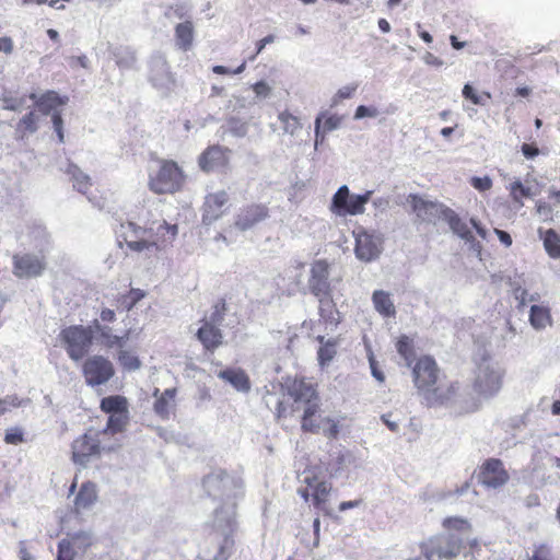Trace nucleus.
Here are the masks:
<instances>
[{
  "instance_id": "56",
  "label": "nucleus",
  "mask_w": 560,
  "mask_h": 560,
  "mask_svg": "<svg viewBox=\"0 0 560 560\" xmlns=\"http://www.w3.org/2000/svg\"><path fill=\"white\" fill-rule=\"evenodd\" d=\"M471 185L475 189L479 191H486L489 190L492 186V180L490 177H472L471 178Z\"/></svg>"
},
{
  "instance_id": "50",
  "label": "nucleus",
  "mask_w": 560,
  "mask_h": 560,
  "mask_svg": "<svg viewBox=\"0 0 560 560\" xmlns=\"http://www.w3.org/2000/svg\"><path fill=\"white\" fill-rule=\"evenodd\" d=\"M226 128L231 135L237 138L245 137L248 131L247 122L242 121L241 119L235 117H232L228 120Z\"/></svg>"
},
{
  "instance_id": "22",
  "label": "nucleus",
  "mask_w": 560,
  "mask_h": 560,
  "mask_svg": "<svg viewBox=\"0 0 560 560\" xmlns=\"http://www.w3.org/2000/svg\"><path fill=\"white\" fill-rule=\"evenodd\" d=\"M97 501V489L96 485L86 481L83 482L79 489V492L74 499V512L77 514L82 513L83 511L90 510L95 502Z\"/></svg>"
},
{
  "instance_id": "49",
  "label": "nucleus",
  "mask_w": 560,
  "mask_h": 560,
  "mask_svg": "<svg viewBox=\"0 0 560 560\" xmlns=\"http://www.w3.org/2000/svg\"><path fill=\"white\" fill-rule=\"evenodd\" d=\"M30 402V399H20L15 395H9L0 398V416L4 415L11 408L22 407Z\"/></svg>"
},
{
  "instance_id": "37",
  "label": "nucleus",
  "mask_w": 560,
  "mask_h": 560,
  "mask_svg": "<svg viewBox=\"0 0 560 560\" xmlns=\"http://www.w3.org/2000/svg\"><path fill=\"white\" fill-rule=\"evenodd\" d=\"M510 287L512 293L516 301H518V307H524L527 305V295L528 290L525 288L526 279L524 276H515L514 278H510Z\"/></svg>"
},
{
  "instance_id": "30",
  "label": "nucleus",
  "mask_w": 560,
  "mask_h": 560,
  "mask_svg": "<svg viewBox=\"0 0 560 560\" xmlns=\"http://www.w3.org/2000/svg\"><path fill=\"white\" fill-rule=\"evenodd\" d=\"M319 315L325 323L336 326L339 323V312L332 302V294L327 296H317Z\"/></svg>"
},
{
  "instance_id": "54",
  "label": "nucleus",
  "mask_w": 560,
  "mask_h": 560,
  "mask_svg": "<svg viewBox=\"0 0 560 560\" xmlns=\"http://www.w3.org/2000/svg\"><path fill=\"white\" fill-rule=\"evenodd\" d=\"M24 441L23 431L20 428H11L5 431L4 442L8 444L16 445Z\"/></svg>"
},
{
  "instance_id": "17",
  "label": "nucleus",
  "mask_w": 560,
  "mask_h": 560,
  "mask_svg": "<svg viewBox=\"0 0 560 560\" xmlns=\"http://www.w3.org/2000/svg\"><path fill=\"white\" fill-rule=\"evenodd\" d=\"M149 232L150 230H148V228H142L131 221H128L120 224V228L117 231V237L119 244H121L122 240L131 250L143 252L148 250L147 235Z\"/></svg>"
},
{
  "instance_id": "62",
  "label": "nucleus",
  "mask_w": 560,
  "mask_h": 560,
  "mask_svg": "<svg viewBox=\"0 0 560 560\" xmlns=\"http://www.w3.org/2000/svg\"><path fill=\"white\" fill-rule=\"evenodd\" d=\"M522 186L523 184L521 180H515L510 185V191L513 200L520 202L521 206L523 205V202H521V196H518V191L522 188Z\"/></svg>"
},
{
  "instance_id": "5",
  "label": "nucleus",
  "mask_w": 560,
  "mask_h": 560,
  "mask_svg": "<svg viewBox=\"0 0 560 560\" xmlns=\"http://www.w3.org/2000/svg\"><path fill=\"white\" fill-rule=\"evenodd\" d=\"M503 374L504 371L498 362L483 357L476 370V390L485 397L494 396L502 387Z\"/></svg>"
},
{
  "instance_id": "45",
  "label": "nucleus",
  "mask_w": 560,
  "mask_h": 560,
  "mask_svg": "<svg viewBox=\"0 0 560 560\" xmlns=\"http://www.w3.org/2000/svg\"><path fill=\"white\" fill-rule=\"evenodd\" d=\"M278 118L281 121L282 129L285 133L293 136L299 129H301L299 118L293 116L289 112L280 113Z\"/></svg>"
},
{
  "instance_id": "33",
  "label": "nucleus",
  "mask_w": 560,
  "mask_h": 560,
  "mask_svg": "<svg viewBox=\"0 0 560 560\" xmlns=\"http://www.w3.org/2000/svg\"><path fill=\"white\" fill-rule=\"evenodd\" d=\"M35 100L36 94L32 93L27 95H15L13 93H4L1 97L2 108L12 112H22L26 107L27 100Z\"/></svg>"
},
{
  "instance_id": "32",
  "label": "nucleus",
  "mask_w": 560,
  "mask_h": 560,
  "mask_svg": "<svg viewBox=\"0 0 560 560\" xmlns=\"http://www.w3.org/2000/svg\"><path fill=\"white\" fill-rule=\"evenodd\" d=\"M372 301L375 310L383 315L384 317L395 316L396 310L393 301L387 292L383 290L374 291L372 295Z\"/></svg>"
},
{
  "instance_id": "10",
  "label": "nucleus",
  "mask_w": 560,
  "mask_h": 560,
  "mask_svg": "<svg viewBox=\"0 0 560 560\" xmlns=\"http://www.w3.org/2000/svg\"><path fill=\"white\" fill-rule=\"evenodd\" d=\"M353 234L355 238L354 253L359 260L370 262L378 258L383 248V238L380 233L359 228Z\"/></svg>"
},
{
  "instance_id": "58",
  "label": "nucleus",
  "mask_w": 560,
  "mask_h": 560,
  "mask_svg": "<svg viewBox=\"0 0 560 560\" xmlns=\"http://www.w3.org/2000/svg\"><path fill=\"white\" fill-rule=\"evenodd\" d=\"M246 68V62L244 61L241 66H238L235 70H231L224 66H214L212 67V71L217 74H240Z\"/></svg>"
},
{
  "instance_id": "7",
  "label": "nucleus",
  "mask_w": 560,
  "mask_h": 560,
  "mask_svg": "<svg viewBox=\"0 0 560 560\" xmlns=\"http://www.w3.org/2000/svg\"><path fill=\"white\" fill-rule=\"evenodd\" d=\"M372 194L369 190L363 195H351L348 186L342 185L332 196L329 210L339 217L362 214Z\"/></svg>"
},
{
  "instance_id": "28",
  "label": "nucleus",
  "mask_w": 560,
  "mask_h": 560,
  "mask_svg": "<svg viewBox=\"0 0 560 560\" xmlns=\"http://www.w3.org/2000/svg\"><path fill=\"white\" fill-rule=\"evenodd\" d=\"M194 40V25L191 21H185L183 23H178L175 26V44L176 46L187 51L190 49Z\"/></svg>"
},
{
  "instance_id": "51",
  "label": "nucleus",
  "mask_w": 560,
  "mask_h": 560,
  "mask_svg": "<svg viewBox=\"0 0 560 560\" xmlns=\"http://www.w3.org/2000/svg\"><path fill=\"white\" fill-rule=\"evenodd\" d=\"M358 89V84H349L340 88L331 100V106L337 105L341 100L351 98Z\"/></svg>"
},
{
  "instance_id": "31",
  "label": "nucleus",
  "mask_w": 560,
  "mask_h": 560,
  "mask_svg": "<svg viewBox=\"0 0 560 560\" xmlns=\"http://www.w3.org/2000/svg\"><path fill=\"white\" fill-rule=\"evenodd\" d=\"M529 323L536 330H542L552 324L550 310L541 305H533L529 313Z\"/></svg>"
},
{
  "instance_id": "41",
  "label": "nucleus",
  "mask_w": 560,
  "mask_h": 560,
  "mask_svg": "<svg viewBox=\"0 0 560 560\" xmlns=\"http://www.w3.org/2000/svg\"><path fill=\"white\" fill-rule=\"evenodd\" d=\"M127 421H128V411L109 415L107 425L102 431H105L106 435L108 433L115 434V433L121 432L124 430V428L126 427Z\"/></svg>"
},
{
  "instance_id": "48",
  "label": "nucleus",
  "mask_w": 560,
  "mask_h": 560,
  "mask_svg": "<svg viewBox=\"0 0 560 560\" xmlns=\"http://www.w3.org/2000/svg\"><path fill=\"white\" fill-rule=\"evenodd\" d=\"M225 315V303L220 302L213 305L212 312L209 317L202 319V324L219 327L224 320Z\"/></svg>"
},
{
  "instance_id": "39",
  "label": "nucleus",
  "mask_w": 560,
  "mask_h": 560,
  "mask_svg": "<svg viewBox=\"0 0 560 560\" xmlns=\"http://www.w3.org/2000/svg\"><path fill=\"white\" fill-rule=\"evenodd\" d=\"M144 296L145 292L143 290L131 289L128 293L117 298V307L124 311H130Z\"/></svg>"
},
{
  "instance_id": "14",
  "label": "nucleus",
  "mask_w": 560,
  "mask_h": 560,
  "mask_svg": "<svg viewBox=\"0 0 560 560\" xmlns=\"http://www.w3.org/2000/svg\"><path fill=\"white\" fill-rule=\"evenodd\" d=\"M406 201L417 219L425 223H434L439 219L444 220L445 211L448 209L442 203L425 199L416 194L408 195Z\"/></svg>"
},
{
  "instance_id": "9",
  "label": "nucleus",
  "mask_w": 560,
  "mask_h": 560,
  "mask_svg": "<svg viewBox=\"0 0 560 560\" xmlns=\"http://www.w3.org/2000/svg\"><path fill=\"white\" fill-rule=\"evenodd\" d=\"M60 336L66 345L67 353L74 361L81 360L89 352L92 345L91 331L83 326L65 328Z\"/></svg>"
},
{
  "instance_id": "61",
  "label": "nucleus",
  "mask_w": 560,
  "mask_h": 560,
  "mask_svg": "<svg viewBox=\"0 0 560 560\" xmlns=\"http://www.w3.org/2000/svg\"><path fill=\"white\" fill-rule=\"evenodd\" d=\"M522 153L526 159H534L539 154V149L533 144L524 143L522 145Z\"/></svg>"
},
{
  "instance_id": "57",
  "label": "nucleus",
  "mask_w": 560,
  "mask_h": 560,
  "mask_svg": "<svg viewBox=\"0 0 560 560\" xmlns=\"http://www.w3.org/2000/svg\"><path fill=\"white\" fill-rule=\"evenodd\" d=\"M463 95L465 98L470 100L476 105H483L482 96L477 94L474 88L469 84H465L463 89Z\"/></svg>"
},
{
  "instance_id": "12",
  "label": "nucleus",
  "mask_w": 560,
  "mask_h": 560,
  "mask_svg": "<svg viewBox=\"0 0 560 560\" xmlns=\"http://www.w3.org/2000/svg\"><path fill=\"white\" fill-rule=\"evenodd\" d=\"M68 96H59L55 91H47L38 98L36 97L35 104L40 113L44 115L51 114V120L54 129L58 136L59 142H63V128H62V118L59 112V107L63 106L68 102Z\"/></svg>"
},
{
  "instance_id": "60",
  "label": "nucleus",
  "mask_w": 560,
  "mask_h": 560,
  "mask_svg": "<svg viewBox=\"0 0 560 560\" xmlns=\"http://www.w3.org/2000/svg\"><path fill=\"white\" fill-rule=\"evenodd\" d=\"M340 124H341V118L334 115V116L328 117L325 120L324 129L326 131H331V130L339 128Z\"/></svg>"
},
{
  "instance_id": "6",
  "label": "nucleus",
  "mask_w": 560,
  "mask_h": 560,
  "mask_svg": "<svg viewBox=\"0 0 560 560\" xmlns=\"http://www.w3.org/2000/svg\"><path fill=\"white\" fill-rule=\"evenodd\" d=\"M105 431L90 429L72 443V459L75 464L85 466L92 458L100 456L106 450L104 445Z\"/></svg>"
},
{
  "instance_id": "26",
  "label": "nucleus",
  "mask_w": 560,
  "mask_h": 560,
  "mask_svg": "<svg viewBox=\"0 0 560 560\" xmlns=\"http://www.w3.org/2000/svg\"><path fill=\"white\" fill-rule=\"evenodd\" d=\"M218 377L231 384L236 390L247 393L250 389V381L242 369H225L218 373Z\"/></svg>"
},
{
  "instance_id": "36",
  "label": "nucleus",
  "mask_w": 560,
  "mask_h": 560,
  "mask_svg": "<svg viewBox=\"0 0 560 560\" xmlns=\"http://www.w3.org/2000/svg\"><path fill=\"white\" fill-rule=\"evenodd\" d=\"M67 173L73 180V187L81 194H86L88 188L91 186V179L89 175L84 174L77 165L69 164Z\"/></svg>"
},
{
  "instance_id": "47",
  "label": "nucleus",
  "mask_w": 560,
  "mask_h": 560,
  "mask_svg": "<svg viewBox=\"0 0 560 560\" xmlns=\"http://www.w3.org/2000/svg\"><path fill=\"white\" fill-rule=\"evenodd\" d=\"M118 361L120 365L128 371H136L141 365L139 358L127 350H119Z\"/></svg>"
},
{
  "instance_id": "1",
  "label": "nucleus",
  "mask_w": 560,
  "mask_h": 560,
  "mask_svg": "<svg viewBox=\"0 0 560 560\" xmlns=\"http://www.w3.org/2000/svg\"><path fill=\"white\" fill-rule=\"evenodd\" d=\"M288 396L292 400L291 411L303 410L302 429L308 432H323L328 438H337L339 425L330 418L317 416L319 398L312 383L294 380L287 386Z\"/></svg>"
},
{
  "instance_id": "15",
  "label": "nucleus",
  "mask_w": 560,
  "mask_h": 560,
  "mask_svg": "<svg viewBox=\"0 0 560 560\" xmlns=\"http://www.w3.org/2000/svg\"><path fill=\"white\" fill-rule=\"evenodd\" d=\"M114 373L113 363L102 355L89 358L83 365L85 382L92 387L107 383Z\"/></svg>"
},
{
  "instance_id": "59",
  "label": "nucleus",
  "mask_w": 560,
  "mask_h": 560,
  "mask_svg": "<svg viewBox=\"0 0 560 560\" xmlns=\"http://www.w3.org/2000/svg\"><path fill=\"white\" fill-rule=\"evenodd\" d=\"M370 368L372 375L380 382L383 383L385 381L384 373L378 369L376 360L373 358V355H370L369 358Z\"/></svg>"
},
{
  "instance_id": "19",
  "label": "nucleus",
  "mask_w": 560,
  "mask_h": 560,
  "mask_svg": "<svg viewBox=\"0 0 560 560\" xmlns=\"http://www.w3.org/2000/svg\"><path fill=\"white\" fill-rule=\"evenodd\" d=\"M228 208L229 196L224 190L207 195L202 208L203 224H212L223 215Z\"/></svg>"
},
{
  "instance_id": "43",
  "label": "nucleus",
  "mask_w": 560,
  "mask_h": 560,
  "mask_svg": "<svg viewBox=\"0 0 560 560\" xmlns=\"http://www.w3.org/2000/svg\"><path fill=\"white\" fill-rule=\"evenodd\" d=\"M305 481L308 487L313 490V497L316 504L325 501L326 497L331 490L330 483L327 481H316L312 482L308 477H305Z\"/></svg>"
},
{
  "instance_id": "44",
  "label": "nucleus",
  "mask_w": 560,
  "mask_h": 560,
  "mask_svg": "<svg viewBox=\"0 0 560 560\" xmlns=\"http://www.w3.org/2000/svg\"><path fill=\"white\" fill-rule=\"evenodd\" d=\"M397 351L405 360L407 366H410L415 357L412 340L407 336H401L396 345Z\"/></svg>"
},
{
  "instance_id": "35",
  "label": "nucleus",
  "mask_w": 560,
  "mask_h": 560,
  "mask_svg": "<svg viewBox=\"0 0 560 560\" xmlns=\"http://www.w3.org/2000/svg\"><path fill=\"white\" fill-rule=\"evenodd\" d=\"M28 236L31 238V244L39 250H44L49 244V233L42 224L34 223L31 225Z\"/></svg>"
},
{
  "instance_id": "29",
  "label": "nucleus",
  "mask_w": 560,
  "mask_h": 560,
  "mask_svg": "<svg viewBox=\"0 0 560 560\" xmlns=\"http://www.w3.org/2000/svg\"><path fill=\"white\" fill-rule=\"evenodd\" d=\"M175 388L165 389L162 395L154 402V411L161 418L166 419L170 417L171 411L175 406Z\"/></svg>"
},
{
  "instance_id": "13",
  "label": "nucleus",
  "mask_w": 560,
  "mask_h": 560,
  "mask_svg": "<svg viewBox=\"0 0 560 560\" xmlns=\"http://www.w3.org/2000/svg\"><path fill=\"white\" fill-rule=\"evenodd\" d=\"M148 79L162 94H167L173 89L175 80L170 71L166 58L162 54L151 56Z\"/></svg>"
},
{
  "instance_id": "40",
  "label": "nucleus",
  "mask_w": 560,
  "mask_h": 560,
  "mask_svg": "<svg viewBox=\"0 0 560 560\" xmlns=\"http://www.w3.org/2000/svg\"><path fill=\"white\" fill-rule=\"evenodd\" d=\"M542 238L547 253L553 258L560 257V235L550 229L544 233Z\"/></svg>"
},
{
  "instance_id": "18",
  "label": "nucleus",
  "mask_w": 560,
  "mask_h": 560,
  "mask_svg": "<svg viewBox=\"0 0 560 560\" xmlns=\"http://www.w3.org/2000/svg\"><path fill=\"white\" fill-rule=\"evenodd\" d=\"M12 262V272L18 278H36L45 270L44 260L33 254H15Z\"/></svg>"
},
{
  "instance_id": "52",
  "label": "nucleus",
  "mask_w": 560,
  "mask_h": 560,
  "mask_svg": "<svg viewBox=\"0 0 560 560\" xmlns=\"http://www.w3.org/2000/svg\"><path fill=\"white\" fill-rule=\"evenodd\" d=\"M98 337L100 342L106 348H115V343L119 341L118 336L113 335L112 328L109 326L104 327Z\"/></svg>"
},
{
  "instance_id": "24",
  "label": "nucleus",
  "mask_w": 560,
  "mask_h": 560,
  "mask_svg": "<svg viewBox=\"0 0 560 560\" xmlns=\"http://www.w3.org/2000/svg\"><path fill=\"white\" fill-rule=\"evenodd\" d=\"M109 52L120 70H130L137 65V52L130 46H109Z\"/></svg>"
},
{
  "instance_id": "53",
  "label": "nucleus",
  "mask_w": 560,
  "mask_h": 560,
  "mask_svg": "<svg viewBox=\"0 0 560 560\" xmlns=\"http://www.w3.org/2000/svg\"><path fill=\"white\" fill-rule=\"evenodd\" d=\"M380 115V110L375 106H365L360 105L357 107L353 118L355 120L369 117V118H375Z\"/></svg>"
},
{
  "instance_id": "63",
  "label": "nucleus",
  "mask_w": 560,
  "mask_h": 560,
  "mask_svg": "<svg viewBox=\"0 0 560 560\" xmlns=\"http://www.w3.org/2000/svg\"><path fill=\"white\" fill-rule=\"evenodd\" d=\"M13 50V42L11 37L4 36L0 37V51L4 54H11Z\"/></svg>"
},
{
  "instance_id": "23",
  "label": "nucleus",
  "mask_w": 560,
  "mask_h": 560,
  "mask_svg": "<svg viewBox=\"0 0 560 560\" xmlns=\"http://www.w3.org/2000/svg\"><path fill=\"white\" fill-rule=\"evenodd\" d=\"M225 150L219 145L207 149L199 158L201 170L209 172L223 166L226 163Z\"/></svg>"
},
{
  "instance_id": "27",
  "label": "nucleus",
  "mask_w": 560,
  "mask_h": 560,
  "mask_svg": "<svg viewBox=\"0 0 560 560\" xmlns=\"http://www.w3.org/2000/svg\"><path fill=\"white\" fill-rule=\"evenodd\" d=\"M444 220L448 223L451 230L462 240H465L468 243H472L475 241L472 232L468 228L467 223H465L454 210L448 208L447 211H445Z\"/></svg>"
},
{
  "instance_id": "42",
  "label": "nucleus",
  "mask_w": 560,
  "mask_h": 560,
  "mask_svg": "<svg viewBox=\"0 0 560 560\" xmlns=\"http://www.w3.org/2000/svg\"><path fill=\"white\" fill-rule=\"evenodd\" d=\"M322 346L318 350V361L322 366L328 364L336 354V341L327 340L324 342V337H318Z\"/></svg>"
},
{
  "instance_id": "25",
  "label": "nucleus",
  "mask_w": 560,
  "mask_h": 560,
  "mask_svg": "<svg viewBox=\"0 0 560 560\" xmlns=\"http://www.w3.org/2000/svg\"><path fill=\"white\" fill-rule=\"evenodd\" d=\"M196 336L208 351H214L222 345L223 335L219 327L202 324Z\"/></svg>"
},
{
  "instance_id": "2",
  "label": "nucleus",
  "mask_w": 560,
  "mask_h": 560,
  "mask_svg": "<svg viewBox=\"0 0 560 560\" xmlns=\"http://www.w3.org/2000/svg\"><path fill=\"white\" fill-rule=\"evenodd\" d=\"M443 526L447 530L446 534L434 536L420 546L421 553L427 560H453L459 555L465 542L471 548L478 547L476 538L469 539L471 526L466 518L446 517Z\"/></svg>"
},
{
  "instance_id": "21",
  "label": "nucleus",
  "mask_w": 560,
  "mask_h": 560,
  "mask_svg": "<svg viewBox=\"0 0 560 560\" xmlns=\"http://www.w3.org/2000/svg\"><path fill=\"white\" fill-rule=\"evenodd\" d=\"M268 217V208L262 205H250L242 208L235 219V226L242 231L252 229Z\"/></svg>"
},
{
  "instance_id": "20",
  "label": "nucleus",
  "mask_w": 560,
  "mask_h": 560,
  "mask_svg": "<svg viewBox=\"0 0 560 560\" xmlns=\"http://www.w3.org/2000/svg\"><path fill=\"white\" fill-rule=\"evenodd\" d=\"M479 478L483 486L497 489L508 482L509 474L500 459L491 458L483 464Z\"/></svg>"
},
{
  "instance_id": "11",
  "label": "nucleus",
  "mask_w": 560,
  "mask_h": 560,
  "mask_svg": "<svg viewBox=\"0 0 560 560\" xmlns=\"http://www.w3.org/2000/svg\"><path fill=\"white\" fill-rule=\"evenodd\" d=\"M183 183V174L174 162H164L155 176H151L149 185L156 194L174 192Z\"/></svg>"
},
{
  "instance_id": "64",
  "label": "nucleus",
  "mask_w": 560,
  "mask_h": 560,
  "mask_svg": "<svg viewBox=\"0 0 560 560\" xmlns=\"http://www.w3.org/2000/svg\"><path fill=\"white\" fill-rule=\"evenodd\" d=\"M423 61L427 63V65H430V66H434V67H442L444 65L443 60L440 59L439 57L434 56L433 54L431 52H427L424 56H423Z\"/></svg>"
},
{
  "instance_id": "8",
  "label": "nucleus",
  "mask_w": 560,
  "mask_h": 560,
  "mask_svg": "<svg viewBox=\"0 0 560 560\" xmlns=\"http://www.w3.org/2000/svg\"><path fill=\"white\" fill-rule=\"evenodd\" d=\"M91 530H78L68 534L58 544L57 560H75L83 555L95 542Z\"/></svg>"
},
{
  "instance_id": "46",
  "label": "nucleus",
  "mask_w": 560,
  "mask_h": 560,
  "mask_svg": "<svg viewBox=\"0 0 560 560\" xmlns=\"http://www.w3.org/2000/svg\"><path fill=\"white\" fill-rule=\"evenodd\" d=\"M37 121L38 117L34 112H30L26 115H24L16 127L18 132H22V136H24V132L34 133L37 130Z\"/></svg>"
},
{
  "instance_id": "34",
  "label": "nucleus",
  "mask_w": 560,
  "mask_h": 560,
  "mask_svg": "<svg viewBox=\"0 0 560 560\" xmlns=\"http://www.w3.org/2000/svg\"><path fill=\"white\" fill-rule=\"evenodd\" d=\"M101 409L109 415L118 412H127L128 404L127 399L122 396H108L102 399Z\"/></svg>"
},
{
  "instance_id": "55",
  "label": "nucleus",
  "mask_w": 560,
  "mask_h": 560,
  "mask_svg": "<svg viewBox=\"0 0 560 560\" xmlns=\"http://www.w3.org/2000/svg\"><path fill=\"white\" fill-rule=\"evenodd\" d=\"M253 90L257 98H267L271 93V86L265 81L256 82Z\"/></svg>"
},
{
  "instance_id": "16",
  "label": "nucleus",
  "mask_w": 560,
  "mask_h": 560,
  "mask_svg": "<svg viewBox=\"0 0 560 560\" xmlns=\"http://www.w3.org/2000/svg\"><path fill=\"white\" fill-rule=\"evenodd\" d=\"M148 250H163L171 246L178 234L176 224H168L166 221L152 222L148 226Z\"/></svg>"
},
{
  "instance_id": "4",
  "label": "nucleus",
  "mask_w": 560,
  "mask_h": 560,
  "mask_svg": "<svg viewBox=\"0 0 560 560\" xmlns=\"http://www.w3.org/2000/svg\"><path fill=\"white\" fill-rule=\"evenodd\" d=\"M332 264L326 259H316L311 264L307 281L308 291L315 296L331 295L341 277H331Z\"/></svg>"
},
{
  "instance_id": "3",
  "label": "nucleus",
  "mask_w": 560,
  "mask_h": 560,
  "mask_svg": "<svg viewBox=\"0 0 560 560\" xmlns=\"http://www.w3.org/2000/svg\"><path fill=\"white\" fill-rule=\"evenodd\" d=\"M413 383L428 405L443 404L451 399L457 385L441 373L436 362L430 357L420 358L412 369Z\"/></svg>"
},
{
  "instance_id": "38",
  "label": "nucleus",
  "mask_w": 560,
  "mask_h": 560,
  "mask_svg": "<svg viewBox=\"0 0 560 560\" xmlns=\"http://www.w3.org/2000/svg\"><path fill=\"white\" fill-rule=\"evenodd\" d=\"M549 453L547 451H544L541 448H535V451L532 454V460H530V469L533 474H537L541 481H545L546 475V462L549 463Z\"/></svg>"
}]
</instances>
